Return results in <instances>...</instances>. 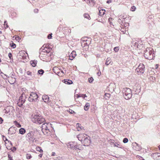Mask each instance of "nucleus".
<instances>
[{
    "label": "nucleus",
    "instance_id": "nucleus-1",
    "mask_svg": "<svg viewBox=\"0 0 160 160\" xmlns=\"http://www.w3.org/2000/svg\"><path fill=\"white\" fill-rule=\"evenodd\" d=\"M32 121L37 124H41L45 121V119L42 116L38 114L32 115L31 117Z\"/></svg>",
    "mask_w": 160,
    "mask_h": 160
},
{
    "label": "nucleus",
    "instance_id": "nucleus-2",
    "mask_svg": "<svg viewBox=\"0 0 160 160\" xmlns=\"http://www.w3.org/2000/svg\"><path fill=\"white\" fill-rule=\"evenodd\" d=\"M154 56V51L151 48H148L144 51V56L146 59L152 60Z\"/></svg>",
    "mask_w": 160,
    "mask_h": 160
},
{
    "label": "nucleus",
    "instance_id": "nucleus-3",
    "mask_svg": "<svg viewBox=\"0 0 160 160\" xmlns=\"http://www.w3.org/2000/svg\"><path fill=\"white\" fill-rule=\"evenodd\" d=\"M51 124L50 123H44L42 125V131L43 133L45 135L49 134L50 133V131L51 128Z\"/></svg>",
    "mask_w": 160,
    "mask_h": 160
},
{
    "label": "nucleus",
    "instance_id": "nucleus-4",
    "mask_svg": "<svg viewBox=\"0 0 160 160\" xmlns=\"http://www.w3.org/2000/svg\"><path fill=\"white\" fill-rule=\"evenodd\" d=\"M122 92L125 99L128 100L132 97V93L130 89L128 88H124L122 90Z\"/></svg>",
    "mask_w": 160,
    "mask_h": 160
},
{
    "label": "nucleus",
    "instance_id": "nucleus-5",
    "mask_svg": "<svg viewBox=\"0 0 160 160\" xmlns=\"http://www.w3.org/2000/svg\"><path fill=\"white\" fill-rule=\"evenodd\" d=\"M27 92H23L19 97L18 104L19 107H21L23 104L25 102L26 99L27 98Z\"/></svg>",
    "mask_w": 160,
    "mask_h": 160
},
{
    "label": "nucleus",
    "instance_id": "nucleus-6",
    "mask_svg": "<svg viewBox=\"0 0 160 160\" xmlns=\"http://www.w3.org/2000/svg\"><path fill=\"white\" fill-rule=\"evenodd\" d=\"M66 145L68 148L77 151L79 150L78 148L77 142H70L67 143Z\"/></svg>",
    "mask_w": 160,
    "mask_h": 160
},
{
    "label": "nucleus",
    "instance_id": "nucleus-7",
    "mask_svg": "<svg viewBox=\"0 0 160 160\" xmlns=\"http://www.w3.org/2000/svg\"><path fill=\"white\" fill-rule=\"evenodd\" d=\"M36 133L34 132H31L28 133L26 135V137L29 141L33 142L36 138Z\"/></svg>",
    "mask_w": 160,
    "mask_h": 160
},
{
    "label": "nucleus",
    "instance_id": "nucleus-8",
    "mask_svg": "<svg viewBox=\"0 0 160 160\" xmlns=\"http://www.w3.org/2000/svg\"><path fill=\"white\" fill-rule=\"evenodd\" d=\"M38 96L35 92H32L28 99L30 102L35 101L37 100Z\"/></svg>",
    "mask_w": 160,
    "mask_h": 160
},
{
    "label": "nucleus",
    "instance_id": "nucleus-9",
    "mask_svg": "<svg viewBox=\"0 0 160 160\" xmlns=\"http://www.w3.org/2000/svg\"><path fill=\"white\" fill-rule=\"evenodd\" d=\"M91 143L90 137L88 135L84 138V140L82 141V144L85 146H89Z\"/></svg>",
    "mask_w": 160,
    "mask_h": 160
},
{
    "label": "nucleus",
    "instance_id": "nucleus-10",
    "mask_svg": "<svg viewBox=\"0 0 160 160\" xmlns=\"http://www.w3.org/2000/svg\"><path fill=\"white\" fill-rule=\"evenodd\" d=\"M144 67L142 63L140 64L138 68L136 69V72L139 73H143L144 72Z\"/></svg>",
    "mask_w": 160,
    "mask_h": 160
},
{
    "label": "nucleus",
    "instance_id": "nucleus-11",
    "mask_svg": "<svg viewBox=\"0 0 160 160\" xmlns=\"http://www.w3.org/2000/svg\"><path fill=\"white\" fill-rule=\"evenodd\" d=\"M87 135L85 134H79L77 136V138L78 139V140L81 141L82 143V141L84 140V138L85 137L87 136Z\"/></svg>",
    "mask_w": 160,
    "mask_h": 160
},
{
    "label": "nucleus",
    "instance_id": "nucleus-12",
    "mask_svg": "<svg viewBox=\"0 0 160 160\" xmlns=\"http://www.w3.org/2000/svg\"><path fill=\"white\" fill-rule=\"evenodd\" d=\"M17 128L13 127H11L8 130V133L11 134H12L15 133L16 132Z\"/></svg>",
    "mask_w": 160,
    "mask_h": 160
},
{
    "label": "nucleus",
    "instance_id": "nucleus-13",
    "mask_svg": "<svg viewBox=\"0 0 160 160\" xmlns=\"http://www.w3.org/2000/svg\"><path fill=\"white\" fill-rule=\"evenodd\" d=\"M105 10L100 8L99 9V15L101 16H102L105 13Z\"/></svg>",
    "mask_w": 160,
    "mask_h": 160
},
{
    "label": "nucleus",
    "instance_id": "nucleus-14",
    "mask_svg": "<svg viewBox=\"0 0 160 160\" xmlns=\"http://www.w3.org/2000/svg\"><path fill=\"white\" fill-rule=\"evenodd\" d=\"M42 99L44 102H48L49 100V98L48 96L46 95H44L42 96Z\"/></svg>",
    "mask_w": 160,
    "mask_h": 160
},
{
    "label": "nucleus",
    "instance_id": "nucleus-15",
    "mask_svg": "<svg viewBox=\"0 0 160 160\" xmlns=\"http://www.w3.org/2000/svg\"><path fill=\"white\" fill-rule=\"evenodd\" d=\"M86 2L90 6H93L95 3L94 0H88Z\"/></svg>",
    "mask_w": 160,
    "mask_h": 160
},
{
    "label": "nucleus",
    "instance_id": "nucleus-16",
    "mask_svg": "<svg viewBox=\"0 0 160 160\" xmlns=\"http://www.w3.org/2000/svg\"><path fill=\"white\" fill-rule=\"evenodd\" d=\"M76 55V52L75 51H73L69 55V57H72V58H74Z\"/></svg>",
    "mask_w": 160,
    "mask_h": 160
},
{
    "label": "nucleus",
    "instance_id": "nucleus-17",
    "mask_svg": "<svg viewBox=\"0 0 160 160\" xmlns=\"http://www.w3.org/2000/svg\"><path fill=\"white\" fill-rule=\"evenodd\" d=\"M64 81V83L66 84H71L72 83V82L71 80L69 79H65Z\"/></svg>",
    "mask_w": 160,
    "mask_h": 160
},
{
    "label": "nucleus",
    "instance_id": "nucleus-18",
    "mask_svg": "<svg viewBox=\"0 0 160 160\" xmlns=\"http://www.w3.org/2000/svg\"><path fill=\"white\" fill-rule=\"evenodd\" d=\"M111 58H108L106 60V62H105V64L107 65H108L109 64L111 63Z\"/></svg>",
    "mask_w": 160,
    "mask_h": 160
},
{
    "label": "nucleus",
    "instance_id": "nucleus-19",
    "mask_svg": "<svg viewBox=\"0 0 160 160\" xmlns=\"http://www.w3.org/2000/svg\"><path fill=\"white\" fill-rule=\"evenodd\" d=\"M26 132L25 130L23 128H21L19 130V132L21 134H23Z\"/></svg>",
    "mask_w": 160,
    "mask_h": 160
},
{
    "label": "nucleus",
    "instance_id": "nucleus-20",
    "mask_svg": "<svg viewBox=\"0 0 160 160\" xmlns=\"http://www.w3.org/2000/svg\"><path fill=\"white\" fill-rule=\"evenodd\" d=\"M110 97V94L108 93H105L104 95V98L106 99H108Z\"/></svg>",
    "mask_w": 160,
    "mask_h": 160
},
{
    "label": "nucleus",
    "instance_id": "nucleus-21",
    "mask_svg": "<svg viewBox=\"0 0 160 160\" xmlns=\"http://www.w3.org/2000/svg\"><path fill=\"white\" fill-rule=\"evenodd\" d=\"M37 61L36 60H34L33 61H30L31 64L33 67H35L36 64L37 63Z\"/></svg>",
    "mask_w": 160,
    "mask_h": 160
},
{
    "label": "nucleus",
    "instance_id": "nucleus-22",
    "mask_svg": "<svg viewBox=\"0 0 160 160\" xmlns=\"http://www.w3.org/2000/svg\"><path fill=\"white\" fill-rule=\"evenodd\" d=\"M45 45H44L40 49V50H42H42H43V52H46V51H45V49L46 50H48V47H47V46L48 45V44L45 45V46L44 47V46Z\"/></svg>",
    "mask_w": 160,
    "mask_h": 160
},
{
    "label": "nucleus",
    "instance_id": "nucleus-23",
    "mask_svg": "<svg viewBox=\"0 0 160 160\" xmlns=\"http://www.w3.org/2000/svg\"><path fill=\"white\" fill-rule=\"evenodd\" d=\"M90 106L89 103H86L84 107V109L85 111H87L88 110V109L89 108Z\"/></svg>",
    "mask_w": 160,
    "mask_h": 160
},
{
    "label": "nucleus",
    "instance_id": "nucleus-24",
    "mask_svg": "<svg viewBox=\"0 0 160 160\" xmlns=\"http://www.w3.org/2000/svg\"><path fill=\"white\" fill-rule=\"evenodd\" d=\"M121 18H119V19L121 20V19H126V20H129L131 19L130 18V17H127L126 16H121Z\"/></svg>",
    "mask_w": 160,
    "mask_h": 160
},
{
    "label": "nucleus",
    "instance_id": "nucleus-25",
    "mask_svg": "<svg viewBox=\"0 0 160 160\" xmlns=\"http://www.w3.org/2000/svg\"><path fill=\"white\" fill-rule=\"evenodd\" d=\"M132 46L133 45V46L138 48V43L136 40L133 41L132 42Z\"/></svg>",
    "mask_w": 160,
    "mask_h": 160
},
{
    "label": "nucleus",
    "instance_id": "nucleus-26",
    "mask_svg": "<svg viewBox=\"0 0 160 160\" xmlns=\"http://www.w3.org/2000/svg\"><path fill=\"white\" fill-rule=\"evenodd\" d=\"M36 150L40 152H42L43 150L40 147H37L36 148Z\"/></svg>",
    "mask_w": 160,
    "mask_h": 160
},
{
    "label": "nucleus",
    "instance_id": "nucleus-27",
    "mask_svg": "<svg viewBox=\"0 0 160 160\" xmlns=\"http://www.w3.org/2000/svg\"><path fill=\"white\" fill-rule=\"evenodd\" d=\"M48 46L49 45L48 44V45L47 46V47H48V50L45 49V51H46V52L47 53H49L52 49V48L50 47H49Z\"/></svg>",
    "mask_w": 160,
    "mask_h": 160
},
{
    "label": "nucleus",
    "instance_id": "nucleus-28",
    "mask_svg": "<svg viewBox=\"0 0 160 160\" xmlns=\"http://www.w3.org/2000/svg\"><path fill=\"white\" fill-rule=\"evenodd\" d=\"M84 17L87 19H91L88 13H85L84 15Z\"/></svg>",
    "mask_w": 160,
    "mask_h": 160
},
{
    "label": "nucleus",
    "instance_id": "nucleus-29",
    "mask_svg": "<svg viewBox=\"0 0 160 160\" xmlns=\"http://www.w3.org/2000/svg\"><path fill=\"white\" fill-rule=\"evenodd\" d=\"M14 123L15 125L18 128H20L21 127V125L17 121H15L14 122Z\"/></svg>",
    "mask_w": 160,
    "mask_h": 160
},
{
    "label": "nucleus",
    "instance_id": "nucleus-30",
    "mask_svg": "<svg viewBox=\"0 0 160 160\" xmlns=\"http://www.w3.org/2000/svg\"><path fill=\"white\" fill-rule=\"evenodd\" d=\"M136 144L137 147H136V150L137 151H139L141 149V147L140 146H139L138 144L137 143H135Z\"/></svg>",
    "mask_w": 160,
    "mask_h": 160
},
{
    "label": "nucleus",
    "instance_id": "nucleus-31",
    "mask_svg": "<svg viewBox=\"0 0 160 160\" xmlns=\"http://www.w3.org/2000/svg\"><path fill=\"white\" fill-rule=\"evenodd\" d=\"M44 73V71L42 69H40L38 71V73L39 74H42Z\"/></svg>",
    "mask_w": 160,
    "mask_h": 160
},
{
    "label": "nucleus",
    "instance_id": "nucleus-32",
    "mask_svg": "<svg viewBox=\"0 0 160 160\" xmlns=\"http://www.w3.org/2000/svg\"><path fill=\"white\" fill-rule=\"evenodd\" d=\"M26 158L28 159H30L31 158L32 156L30 154L28 153L26 155Z\"/></svg>",
    "mask_w": 160,
    "mask_h": 160
},
{
    "label": "nucleus",
    "instance_id": "nucleus-33",
    "mask_svg": "<svg viewBox=\"0 0 160 160\" xmlns=\"http://www.w3.org/2000/svg\"><path fill=\"white\" fill-rule=\"evenodd\" d=\"M81 126V124H80L79 123H78L77 124L76 127L77 128L78 130V131H80V129H79V128H80Z\"/></svg>",
    "mask_w": 160,
    "mask_h": 160
},
{
    "label": "nucleus",
    "instance_id": "nucleus-34",
    "mask_svg": "<svg viewBox=\"0 0 160 160\" xmlns=\"http://www.w3.org/2000/svg\"><path fill=\"white\" fill-rule=\"evenodd\" d=\"M136 8L135 6H132L131 7L130 10L132 11H134L136 10Z\"/></svg>",
    "mask_w": 160,
    "mask_h": 160
},
{
    "label": "nucleus",
    "instance_id": "nucleus-35",
    "mask_svg": "<svg viewBox=\"0 0 160 160\" xmlns=\"http://www.w3.org/2000/svg\"><path fill=\"white\" fill-rule=\"evenodd\" d=\"M93 81V79L92 77H91L88 79V81L90 83H92Z\"/></svg>",
    "mask_w": 160,
    "mask_h": 160
},
{
    "label": "nucleus",
    "instance_id": "nucleus-36",
    "mask_svg": "<svg viewBox=\"0 0 160 160\" xmlns=\"http://www.w3.org/2000/svg\"><path fill=\"white\" fill-rule=\"evenodd\" d=\"M128 141V139L127 138H125L123 139V142L124 143H127Z\"/></svg>",
    "mask_w": 160,
    "mask_h": 160
},
{
    "label": "nucleus",
    "instance_id": "nucleus-37",
    "mask_svg": "<svg viewBox=\"0 0 160 160\" xmlns=\"http://www.w3.org/2000/svg\"><path fill=\"white\" fill-rule=\"evenodd\" d=\"M118 50L119 47H115L114 48V50L116 52H117L118 51Z\"/></svg>",
    "mask_w": 160,
    "mask_h": 160
},
{
    "label": "nucleus",
    "instance_id": "nucleus-38",
    "mask_svg": "<svg viewBox=\"0 0 160 160\" xmlns=\"http://www.w3.org/2000/svg\"><path fill=\"white\" fill-rule=\"evenodd\" d=\"M11 47L13 48H14L16 47V45L12 42L11 45Z\"/></svg>",
    "mask_w": 160,
    "mask_h": 160
},
{
    "label": "nucleus",
    "instance_id": "nucleus-39",
    "mask_svg": "<svg viewBox=\"0 0 160 160\" xmlns=\"http://www.w3.org/2000/svg\"><path fill=\"white\" fill-rule=\"evenodd\" d=\"M77 96V98L82 97H83V95H85V94H80L79 95L77 94L76 95Z\"/></svg>",
    "mask_w": 160,
    "mask_h": 160
},
{
    "label": "nucleus",
    "instance_id": "nucleus-40",
    "mask_svg": "<svg viewBox=\"0 0 160 160\" xmlns=\"http://www.w3.org/2000/svg\"><path fill=\"white\" fill-rule=\"evenodd\" d=\"M68 112L70 113H71V114L73 113H74L75 112H74V111H73V110H72V109H69V110L68 111Z\"/></svg>",
    "mask_w": 160,
    "mask_h": 160
},
{
    "label": "nucleus",
    "instance_id": "nucleus-41",
    "mask_svg": "<svg viewBox=\"0 0 160 160\" xmlns=\"http://www.w3.org/2000/svg\"><path fill=\"white\" fill-rule=\"evenodd\" d=\"M8 157L9 159V160H13L12 159V157H11V155L10 154H8Z\"/></svg>",
    "mask_w": 160,
    "mask_h": 160
},
{
    "label": "nucleus",
    "instance_id": "nucleus-42",
    "mask_svg": "<svg viewBox=\"0 0 160 160\" xmlns=\"http://www.w3.org/2000/svg\"><path fill=\"white\" fill-rule=\"evenodd\" d=\"M97 74L98 76H100V75H101V72L99 69L98 71V72L97 73Z\"/></svg>",
    "mask_w": 160,
    "mask_h": 160
},
{
    "label": "nucleus",
    "instance_id": "nucleus-43",
    "mask_svg": "<svg viewBox=\"0 0 160 160\" xmlns=\"http://www.w3.org/2000/svg\"><path fill=\"white\" fill-rule=\"evenodd\" d=\"M52 33L51 34H49L48 36V38L49 39L51 38L52 37Z\"/></svg>",
    "mask_w": 160,
    "mask_h": 160
},
{
    "label": "nucleus",
    "instance_id": "nucleus-44",
    "mask_svg": "<svg viewBox=\"0 0 160 160\" xmlns=\"http://www.w3.org/2000/svg\"><path fill=\"white\" fill-rule=\"evenodd\" d=\"M114 146L116 147H117L118 148H120L119 145L117 143H115L114 144Z\"/></svg>",
    "mask_w": 160,
    "mask_h": 160
},
{
    "label": "nucleus",
    "instance_id": "nucleus-45",
    "mask_svg": "<svg viewBox=\"0 0 160 160\" xmlns=\"http://www.w3.org/2000/svg\"><path fill=\"white\" fill-rule=\"evenodd\" d=\"M57 69V67H54L53 69V70L54 71V72L56 74H57V72H56L55 71H56V69Z\"/></svg>",
    "mask_w": 160,
    "mask_h": 160
},
{
    "label": "nucleus",
    "instance_id": "nucleus-46",
    "mask_svg": "<svg viewBox=\"0 0 160 160\" xmlns=\"http://www.w3.org/2000/svg\"><path fill=\"white\" fill-rule=\"evenodd\" d=\"M60 72H57V74L59 76H63V75H61V73H60Z\"/></svg>",
    "mask_w": 160,
    "mask_h": 160
},
{
    "label": "nucleus",
    "instance_id": "nucleus-47",
    "mask_svg": "<svg viewBox=\"0 0 160 160\" xmlns=\"http://www.w3.org/2000/svg\"><path fill=\"white\" fill-rule=\"evenodd\" d=\"M27 74L28 75H31V72H30L29 71H27Z\"/></svg>",
    "mask_w": 160,
    "mask_h": 160
},
{
    "label": "nucleus",
    "instance_id": "nucleus-48",
    "mask_svg": "<svg viewBox=\"0 0 160 160\" xmlns=\"http://www.w3.org/2000/svg\"><path fill=\"white\" fill-rule=\"evenodd\" d=\"M3 121V119L1 117H0V124H1L2 123Z\"/></svg>",
    "mask_w": 160,
    "mask_h": 160
},
{
    "label": "nucleus",
    "instance_id": "nucleus-49",
    "mask_svg": "<svg viewBox=\"0 0 160 160\" xmlns=\"http://www.w3.org/2000/svg\"><path fill=\"white\" fill-rule=\"evenodd\" d=\"M60 73H61V75H63L64 74V72H63V70H61Z\"/></svg>",
    "mask_w": 160,
    "mask_h": 160
},
{
    "label": "nucleus",
    "instance_id": "nucleus-50",
    "mask_svg": "<svg viewBox=\"0 0 160 160\" xmlns=\"http://www.w3.org/2000/svg\"><path fill=\"white\" fill-rule=\"evenodd\" d=\"M38 9H34V12L35 13H38Z\"/></svg>",
    "mask_w": 160,
    "mask_h": 160
},
{
    "label": "nucleus",
    "instance_id": "nucleus-51",
    "mask_svg": "<svg viewBox=\"0 0 160 160\" xmlns=\"http://www.w3.org/2000/svg\"><path fill=\"white\" fill-rule=\"evenodd\" d=\"M16 150V148L15 147L13 148L12 149V151L14 152Z\"/></svg>",
    "mask_w": 160,
    "mask_h": 160
},
{
    "label": "nucleus",
    "instance_id": "nucleus-52",
    "mask_svg": "<svg viewBox=\"0 0 160 160\" xmlns=\"http://www.w3.org/2000/svg\"><path fill=\"white\" fill-rule=\"evenodd\" d=\"M9 57L11 58V57L12 56V54L11 53H9L8 55Z\"/></svg>",
    "mask_w": 160,
    "mask_h": 160
},
{
    "label": "nucleus",
    "instance_id": "nucleus-53",
    "mask_svg": "<svg viewBox=\"0 0 160 160\" xmlns=\"http://www.w3.org/2000/svg\"><path fill=\"white\" fill-rule=\"evenodd\" d=\"M55 152H52V156H54L55 155Z\"/></svg>",
    "mask_w": 160,
    "mask_h": 160
},
{
    "label": "nucleus",
    "instance_id": "nucleus-54",
    "mask_svg": "<svg viewBox=\"0 0 160 160\" xmlns=\"http://www.w3.org/2000/svg\"><path fill=\"white\" fill-rule=\"evenodd\" d=\"M110 2H111V0H108L107 1V3H109Z\"/></svg>",
    "mask_w": 160,
    "mask_h": 160
},
{
    "label": "nucleus",
    "instance_id": "nucleus-55",
    "mask_svg": "<svg viewBox=\"0 0 160 160\" xmlns=\"http://www.w3.org/2000/svg\"><path fill=\"white\" fill-rule=\"evenodd\" d=\"M84 128L83 127L81 126L79 129H80L81 130H83V129Z\"/></svg>",
    "mask_w": 160,
    "mask_h": 160
},
{
    "label": "nucleus",
    "instance_id": "nucleus-56",
    "mask_svg": "<svg viewBox=\"0 0 160 160\" xmlns=\"http://www.w3.org/2000/svg\"><path fill=\"white\" fill-rule=\"evenodd\" d=\"M73 58H72V57H69V59L70 60H72Z\"/></svg>",
    "mask_w": 160,
    "mask_h": 160
},
{
    "label": "nucleus",
    "instance_id": "nucleus-57",
    "mask_svg": "<svg viewBox=\"0 0 160 160\" xmlns=\"http://www.w3.org/2000/svg\"><path fill=\"white\" fill-rule=\"evenodd\" d=\"M42 154H39V156L41 158V157H42Z\"/></svg>",
    "mask_w": 160,
    "mask_h": 160
},
{
    "label": "nucleus",
    "instance_id": "nucleus-58",
    "mask_svg": "<svg viewBox=\"0 0 160 160\" xmlns=\"http://www.w3.org/2000/svg\"><path fill=\"white\" fill-rule=\"evenodd\" d=\"M83 96H84V97H83V98L85 99H86V98L87 97V96H86V95H83Z\"/></svg>",
    "mask_w": 160,
    "mask_h": 160
},
{
    "label": "nucleus",
    "instance_id": "nucleus-59",
    "mask_svg": "<svg viewBox=\"0 0 160 160\" xmlns=\"http://www.w3.org/2000/svg\"><path fill=\"white\" fill-rule=\"evenodd\" d=\"M14 82H12V83L10 82L11 84H13V83H14V82H15V78H14Z\"/></svg>",
    "mask_w": 160,
    "mask_h": 160
},
{
    "label": "nucleus",
    "instance_id": "nucleus-60",
    "mask_svg": "<svg viewBox=\"0 0 160 160\" xmlns=\"http://www.w3.org/2000/svg\"><path fill=\"white\" fill-rule=\"evenodd\" d=\"M111 51V48H110L109 49H108V51H106L107 52H109L110 51Z\"/></svg>",
    "mask_w": 160,
    "mask_h": 160
},
{
    "label": "nucleus",
    "instance_id": "nucleus-61",
    "mask_svg": "<svg viewBox=\"0 0 160 160\" xmlns=\"http://www.w3.org/2000/svg\"><path fill=\"white\" fill-rule=\"evenodd\" d=\"M5 75L6 76L7 78H9V76H8L7 75H6V74H5Z\"/></svg>",
    "mask_w": 160,
    "mask_h": 160
},
{
    "label": "nucleus",
    "instance_id": "nucleus-62",
    "mask_svg": "<svg viewBox=\"0 0 160 160\" xmlns=\"http://www.w3.org/2000/svg\"><path fill=\"white\" fill-rule=\"evenodd\" d=\"M158 148H159V149H160V145H159L158 147Z\"/></svg>",
    "mask_w": 160,
    "mask_h": 160
},
{
    "label": "nucleus",
    "instance_id": "nucleus-63",
    "mask_svg": "<svg viewBox=\"0 0 160 160\" xmlns=\"http://www.w3.org/2000/svg\"><path fill=\"white\" fill-rule=\"evenodd\" d=\"M6 138V140H5V141H8V140L6 138Z\"/></svg>",
    "mask_w": 160,
    "mask_h": 160
},
{
    "label": "nucleus",
    "instance_id": "nucleus-64",
    "mask_svg": "<svg viewBox=\"0 0 160 160\" xmlns=\"http://www.w3.org/2000/svg\"><path fill=\"white\" fill-rule=\"evenodd\" d=\"M6 22V21H5L4 22V23L5 24Z\"/></svg>",
    "mask_w": 160,
    "mask_h": 160
}]
</instances>
